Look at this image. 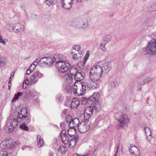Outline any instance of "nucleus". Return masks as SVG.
Listing matches in <instances>:
<instances>
[{
    "instance_id": "1",
    "label": "nucleus",
    "mask_w": 156,
    "mask_h": 156,
    "mask_svg": "<svg viewBox=\"0 0 156 156\" xmlns=\"http://www.w3.org/2000/svg\"><path fill=\"white\" fill-rule=\"evenodd\" d=\"M70 65L69 63L66 61L60 60L57 62L56 66L58 71L62 73H64L69 69Z\"/></svg>"
},
{
    "instance_id": "2",
    "label": "nucleus",
    "mask_w": 156,
    "mask_h": 156,
    "mask_svg": "<svg viewBox=\"0 0 156 156\" xmlns=\"http://www.w3.org/2000/svg\"><path fill=\"white\" fill-rule=\"evenodd\" d=\"M91 126V122L88 120L81 122L78 126V129L81 133H85L89 130Z\"/></svg>"
},
{
    "instance_id": "3",
    "label": "nucleus",
    "mask_w": 156,
    "mask_h": 156,
    "mask_svg": "<svg viewBox=\"0 0 156 156\" xmlns=\"http://www.w3.org/2000/svg\"><path fill=\"white\" fill-rule=\"evenodd\" d=\"M129 122V120L127 116L126 115H122L118 121V125L117 127L118 129L127 126Z\"/></svg>"
},
{
    "instance_id": "4",
    "label": "nucleus",
    "mask_w": 156,
    "mask_h": 156,
    "mask_svg": "<svg viewBox=\"0 0 156 156\" xmlns=\"http://www.w3.org/2000/svg\"><path fill=\"white\" fill-rule=\"evenodd\" d=\"M18 124V122L16 119H9L6 124V126L7 128H8L9 132H11L17 126Z\"/></svg>"
},
{
    "instance_id": "5",
    "label": "nucleus",
    "mask_w": 156,
    "mask_h": 156,
    "mask_svg": "<svg viewBox=\"0 0 156 156\" xmlns=\"http://www.w3.org/2000/svg\"><path fill=\"white\" fill-rule=\"evenodd\" d=\"M26 118L27 119V123H30V117L27 116V110L26 108H23L21 110L20 113L18 114L17 119L18 120L20 119L21 121V120L25 119Z\"/></svg>"
},
{
    "instance_id": "6",
    "label": "nucleus",
    "mask_w": 156,
    "mask_h": 156,
    "mask_svg": "<svg viewBox=\"0 0 156 156\" xmlns=\"http://www.w3.org/2000/svg\"><path fill=\"white\" fill-rule=\"evenodd\" d=\"M41 64L44 66L48 65L49 66H52L54 62V61L53 59L51 57H44L42 58L40 60Z\"/></svg>"
},
{
    "instance_id": "7",
    "label": "nucleus",
    "mask_w": 156,
    "mask_h": 156,
    "mask_svg": "<svg viewBox=\"0 0 156 156\" xmlns=\"http://www.w3.org/2000/svg\"><path fill=\"white\" fill-rule=\"evenodd\" d=\"M103 72L102 68L99 66H96L92 67L90 70V74L101 75Z\"/></svg>"
},
{
    "instance_id": "8",
    "label": "nucleus",
    "mask_w": 156,
    "mask_h": 156,
    "mask_svg": "<svg viewBox=\"0 0 156 156\" xmlns=\"http://www.w3.org/2000/svg\"><path fill=\"white\" fill-rule=\"evenodd\" d=\"M93 107L92 106H88L85 108L84 112V120H89L93 114Z\"/></svg>"
},
{
    "instance_id": "9",
    "label": "nucleus",
    "mask_w": 156,
    "mask_h": 156,
    "mask_svg": "<svg viewBox=\"0 0 156 156\" xmlns=\"http://www.w3.org/2000/svg\"><path fill=\"white\" fill-rule=\"evenodd\" d=\"M148 48L152 54H156V40L152 39L149 43Z\"/></svg>"
},
{
    "instance_id": "10",
    "label": "nucleus",
    "mask_w": 156,
    "mask_h": 156,
    "mask_svg": "<svg viewBox=\"0 0 156 156\" xmlns=\"http://www.w3.org/2000/svg\"><path fill=\"white\" fill-rule=\"evenodd\" d=\"M101 82L90 80V81L87 84V87L90 89H95L99 87Z\"/></svg>"
},
{
    "instance_id": "11",
    "label": "nucleus",
    "mask_w": 156,
    "mask_h": 156,
    "mask_svg": "<svg viewBox=\"0 0 156 156\" xmlns=\"http://www.w3.org/2000/svg\"><path fill=\"white\" fill-rule=\"evenodd\" d=\"M73 0H61L62 7L65 9H69L72 7Z\"/></svg>"
},
{
    "instance_id": "12",
    "label": "nucleus",
    "mask_w": 156,
    "mask_h": 156,
    "mask_svg": "<svg viewBox=\"0 0 156 156\" xmlns=\"http://www.w3.org/2000/svg\"><path fill=\"white\" fill-rule=\"evenodd\" d=\"M81 86V83L80 81L75 83L73 87V90L75 94L78 95V91L80 90Z\"/></svg>"
},
{
    "instance_id": "13",
    "label": "nucleus",
    "mask_w": 156,
    "mask_h": 156,
    "mask_svg": "<svg viewBox=\"0 0 156 156\" xmlns=\"http://www.w3.org/2000/svg\"><path fill=\"white\" fill-rule=\"evenodd\" d=\"M63 79L66 83H70L73 80V77L69 73H66L62 77Z\"/></svg>"
},
{
    "instance_id": "14",
    "label": "nucleus",
    "mask_w": 156,
    "mask_h": 156,
    "mask_svg": "<svg viewBox=\"0 0 156 156\" xmlns=\"http://www.w3.org/2000/svg\"><path fill=\"white\" fill-rule=\"evenodd\" d=\"M80 121L78 118H75L73 119L72 120V121L69 123V126L70 127H72L75 128L76 126L78 127V126L79 124Z\"/></svg>"
},
{
    "instance_id": "15",
    "label": "nucleus",
    "mask_w": 156,
    "mask_h": 156,
    "mask_svg": "<svg viewBox=\"0 0 156 156\" xmlns=\"http://www.w3.org/2000/svg\"><path fill=\"white\" fill-rule=\"evenodd\" d=\"M94 107L97 112L100 111L102 107V101L100 99L96 101L94 104Z\"/></svg>"
},
{
    "instance_id": "16",
    "label": "nucleus",
    "mask_w": 156,
    "mask_h": 156,
    "mask_svg": "<svg viewBox=\"0 0 156 156\" xmlns=\"http://www.w3.org/2000/svg\"><path fill=\"white\" fill-rule=\"evenodd\" d=\"M81 49L80 46L79 45H75L73 46L72 48V50L71 51V54H73L75 53L74 51H79L78 52V54H80V55H83V53L82 51H80Z\"/></svg>"
},
{
    "instance_id": "17",
    "label": "nucleus",
    "mask_w": 156,
    "mask_h": 156,
    "mask_svg": "<svg viewBox=\"0 0 156 156\" xmlns=\"http://www.w3.org/2000/svg\"><path fill=\"white\" fill-rule=\"evenodd\" d=\"M129 151L131 153L133 154L136 156H138L140 154V151L139 149L134 146H132L130 147Z\"/></svg>"
},
{
    "instance_id": "18",
    "label": "nucleus",
    "mask_w": 156,
    "mask_h": 156,
    "mask_svg": "<svg viewBox=\"0 0 156 156\" xmlns=\"http://www.w3.org/2000/svg\"><path fill=\"white\" fill-rule=\"evenodd\" d=\"M65 132H66L65 131ZM60 136L61 140L62 143L65 144H67L69 141V140L66 132L64 133H62Z\"/></svg>"
},
{
    "instance_id": "19",
    "label": "nucleus",
    "mask_w": 156,
    "mask_h": 156,
    "mask_svg": "<svg viewBox=\"0 0 156 156\" xmlns=\"http://www.w3.org/2000/svg\"><path fill=\"white\" fill-rule=\"evenodd\" d=\"M89 77L90 80H93L96 82H101V75L90 74Z\"/></svg>"
},
{
    "instance_id": "20",
    "label": "nucleus",
    "mask_w": 156,
    "mask_h": 156,
    "mask_svg": "<svg viewBox=\"0 0 156 156\" xmlns=\"http://www.w3.org/2000/svg\"><path fill=\"white\" fill-rule=\"evenodd\" d=\"M80 105V102L78 99L76 98H73L72 102L71 108H76Z\"/></svg>"
},
{
    "instance_id": "21",
    "label": "nucleus",
    "mask_w": 156,
    "mask_h": 156,
    "mask_svg": "<svg viewBox=\"0 0 156 156\" xmlns=\"http://www.w3.org/2000/svg\"><path fill=\"white\" fill-rule=\"evenodd\" d=\"M14 29L19 32H23L24 31V27L19 23H16L14 26Z\"/></svg>"
},
{
    "instance_id": "22",
    "label": "nucleus",
    "mask_w": 156,
    "mask_h": 156,
    "mask_svg": "<svg viewBox=\"0 0 156 156\" xmlns=\"http://www.w3.org/2000/svg\"><path fill=\"white\" fill-rule=\"evenodd\" d=\"M81 89L80 90H78V95H83L85 93L86 90V87L83 83H81Z\"/></svg>"
},
{
    "instance_id": "23",
    "label": "nucleus",
    "mask_w": 156,
    "mask_h": 156,
    "mask_svg": "<svg viewBox=\"0 0 156 156\" xmlns=\"http://www.w3.org/2000/svg\"><path fill=\"white\" fill-rule=\"evenodd\" d=\"M78 138L77 137H75L74 138L70 140L69 142V147L71 148H73L77 141Z\"/></svg>"
},
{
    "instance_id": "24",
    "label": "nucleus",
    "mask_w": 156,
    "mask_h": 156,
    "mask_svg": "<svg viewBox=\"0 0 156 156\" xmlns=\"http://www.w3.org/2000/svg\"><path fill=\"white\" fill-rule=\"evenodd\" d=\"M58 152L62 154H65L68 151V148L65 146H61L58 149Z\"/></svg>"
},
{
    "instance_id": "25",
    "label": "nucleus",
    "mask_w": 156,
    "mask_h": 156,
    "mask_svg": "<svg viewBox=\"0 0 156 156\" xmlns=\"http://www.w3.org/2000/svg\"><path fill=\"white\" fill-rule=\"evenodd\" d=\"M53 57L55 58V60H58V61L61 60H63L64 57L65 58L64 56L62 55L61 54H58V53H56L54 55Z\"/></svg>"
},
{
    "instance_id": "26",
    "label": "nucleus",
    "mask_w": 156,
    "mask_h": 156,
    "mask_svg": "<svg viewBox=\"0 0 156 156\" xmlns=\"http://www.w3.org/2000/svg\"><path fill=\"white\" fill-rule=\"evenodd\" d=\"M32 75L34 76L35 79L37 81L38 79L42 77L43 75L39 72L37 71L34 73Z\"/></svg>"
},
{
    "instance_id": "27",
    "label": "nucleus",
    "mask_w": 156,
    "mask_h": 156,
    "mask_svg": "<svg viewBox=\"0 0 156 156\" xmlns=\"http://www.w3.org/2000/svg\"><path fill=\"white\" fill-rule=\"evenodd\" d=\"M76 132L74 128L70 127L68 130V133L70 136H74L76 134Z\"/></svg>"
},
{
    "instance_id": "28",
    "label": "nucleus",
    "mask_w": 156,
    "mask_h": 156,
    "mask_svg": "<svg viewBox=\"0 0 156 156\" xmlns=\"http://www.w3.org/2000/svg\"><path fill=\"white\" fill-rule=\"evenodd\" d=\"M0 156H13L12 153H8L5 149L0 151Z\"/></svg>"
},
{
    "instance_id": "29",
    "label": "nucleus",
    "mask_w": 156,
    "mask_h": 156,
    "mask_svg": "<svg viewBox=\"0 0 156 156\" xmlns=\"http://www.w3.org/2000/svg\"><path fill=\"white\" fill-rule=\"evenodd\" d=\"M100 96L99 93H94L93 95L89 99L92 101H95Z\"/></svg>"
},
{
    "instance_id": "30",
    "label": "nucleus",
    "mask_w": 156,
    "mask_h": 156,
    "mask_svg": "<svg viewBox=\"0 0 156 156\" xmlns=\"http://www.w3.org/2000/svg\"><path fill=\"white\" fill-rule=\"evenodd\" d=\"M37 139L38 141L37 145L39 147H41L44 145V143L42 139L39 136H37Z\"/></svg>"
},
{
    "instance_id": "31",
    "label": "nucleus",
    "mask_w": 156,
    "mask_h": 156,
    "mask_svg": "<svg viewBox=\"0 0 156 156\" xmlns=\"http://www.w3.org/2000/svg\"><path fill=\"white\" fill-rule=\"evenodd\" d=\"M35 68V66L34 65H31L29 68L26 71V73L27 75L30 74L32 72L34 69Z\"/></svg>"
},
{
    "instance_id": "32",
    "label": "nucleus",
    "mask_w": 156,
    "mask_h": 156,
    "mask_svg": "<svg viewBox=\"0 0 156 156\" xmlns=\"http://www.w3.org/2000/svg\"><path fill=\"white\" fill-rule=\"evenodd\" d=\"M27 80L28 81V83H30V84H31L33 83H35L37 81L35 79V78H34V76L32 75L31 76V77L27 78Z\"/></svg>"
},
{
    "instance_id": "33",
    "label": "nucleus",
    "mask_w": 156,
    "mask_h": 156,
    "mask_svg": "<svg viewBox=\"0 0 156 156\" xmlns=\"http://www.w3.org/2000/svg\"><path fill=\"white\" fill-rule=\"evenodd\" d=\"M22 93L19 92H18L15 95L13 99L12 100V102H14L15 101L18 99L20 96H22Z\"/></svg>"
},
{
    "instance_id": "34",
    "label": "nucleus",
    "mask_w": 156,
    "mask_h": 156,
    "mask_svg": "<svg viewBox=\"0 0 156 156\" xmlns=\"http://www.w3.org/2000/svg\"><path fill=\"white\" fill-rule=\"evenodd\" d=\"M77 70L75 68H72L70 69L69 71V73L72 76H74L76 73H77Z\"/></svg>"
},
{
    "instance_id": "35",
    "label": "nucleus",
    "mask_w": 156,
    "mask_h": 156,
    "mask_svg": "<svg viewBox=\"0 0 156 156\" xmlns=\"http://www.w3.org/2000/svg\"><path fill=\"white\" fill-rule=\"evenodd\" d=\"M20 127L21 129L27 131L29 130L28 127L26 125L25 123H23L20 126Z\"/></svg>"
},
{
    "instance_id": "36",
    "label": "nucleus",
    "mask_w": 156,
    "mask_h": 156,
    "mask_svg": "<svg viewBox=\"0 0 156 156\" xmlns=\"http://www.w3.org/2000/svg\"><path fill=\"white\" fill-rule=\"evenodd\" d=\"M74 77L75 79L78 81H79L81 80L82 76L81 74L79 72L77 73L76 74L74 75Z\"/></svg>"
},
{
    "instance_id": "37",
    "label": "nucleus",
    "mask_w": 156,
    "mask_h": 156,
    "mask_svg": "<svg viewBox=\"0 0 156 156\" xmlns=\"http://www.w3.org/2000/svg\"><path fill=\"white\" fill-rule=\"evenodd\" d=\"M107 42V41L106 40V41H105V42H104V43H101L100 45V48L103 51H105L106 50V48H105V45Z\"/></svg>"
},
{
    "instance_id": "38",
    "label": "nucleus",
    "mask_w": 156,
    "mask_h": 156,
    "mask_svg": "<svg viewBox=\"0 0 156 156\" xmlns=\"http://www.w3.org/2000/svg\"><path fill=\"white\" fill-rule=\"evenodd\" d=\"M28 84H30V83H28V81L26 79L25 80L23 83V85L22 86L23 89H25L27 88L28 86Z\"/></svg>"
},
{
    "instance_id": "39",
    "label": "nucleus",
    "mask_w": 156,
    "mask_h": 156,
    "mask_svg": "<svg viewBox=\"0 0 156 156\" xmlns=\"http://www.w3.org/2000/svg\"><path fill=\"white\" fill-rule=\"evenodd\" d=\"M144 131L147 136H150L151 134V131L150 129L148 127L144 128Z\"/></svg>"
},
{
    "instance_id": "40",
    "label": "nucleus",
    "mask_w": 156,
    "mask_h": 156,
    "mask_svg": "<svg viewBox=\"0 0 156 156\" xmlns=\"http://www.w3.org/2000/svg\"><path fill=\"white\" fill-rule=\"evenodd\" d=\"M5 64V58L2 57H0V67L3 66Z\"/></svg>"
},
{
    "instance_id": "41",
    "label": "nucleus",
    "mask_w": 156,
    "mask_h": 156,
    "mask_svg": "<svg viewBox=\"0 0 156 156\" xmlns=\"http://www.w3.org/2000/svg\"><path fill=\"white\" fill-rule=\"evenodd\" d=\"M90 51H87L86 54L85 55L84 58L83 63L85 64L87 60L88 59L90 55Z\"/></svg>"
},
{
    "instance_id": "42",
    "label": "nucleus",
    "mask_w": 156,
    "mask_h": 156,
    "mask_svg": "<svg viewBox=\"0 0 156 156\" xmlns=\"http://www.w3.org/2000/svg\"><path fill=\"white\" fill-rule=\"evenodd\" d=\"M11 145L9 146L10 148H12L13 147H15L16 146V145H18L19 144V142L18 141L14 142H13L12 141V142H11Z\"/></svg>"
},
{
    "instance_id": "43",
    "label": "nucleus",
    "mask_w": 156,
    "mask_h": 156,
    "mask_svg": "<svg viewBox=\"0 0 156 156\" xmlns=\"http://www.w3.org/2000/svg\"><path fill=\"white\" fill-rule=\"evenodd\" d=\"M73 55V58L74 59L76 60H78L80 59V57H81V56H79L77 54H76L75 53L73 54H72Z\"/></svg>"
},
{
    "instance_id": "44",
    "label": "nucleus",
    "mask_w": 156,
    "mask_h": 156,
    "mask_svg": "<svg viewBox=\"0 0 156 156\" xmlns=\"http://www.w3.org/2000/svg\"><path fill=\"white\" fill-rule=\"evenodd\" d=\"M72 119V116L69 115H67L66 118V120L68 122L70 123V122H71Z\"/></svg>"
},
{
    "instance_id": "45",
    "label": "nucleus",
    "mask_w": 156,
    "mask_h": 156,
    "mask_svg": "<svg viewBox=\"0 0 156 156\" xmlns=\"http://www.w3.org/2000/svg\"><path fill=\"white\" fill-rule=\"evenodd\" d=\"M55 0H46V3L48 5L52 4L54 2Z\"/></svg>"
},
{
    "instance_id": "46",
    "label": "nucleus",
    "mask_w": 156,
    "mask_h": 156,
    "mask_svg": "<svg viewBox=\"0 0 156 156\" xmlns=\"http://www.w3.org/2000/svg\"><path fill=\"white\" fill-rule=\"evenodd\" d=\"M0 42L4 44H5V40L3 39L2 37L0 38Z\"/></svg>"
},
{
    "instance_id": "47",
    "label": "nucleus",
    "mask_w": 156,
    "mask_h": 156,
    "mask_svg": "<svg viewBox=\"0 0 156 156\" xmlns=\"http://www.w3.org/2000/svg\"><path fill=\"white\" fill-rule=\"evenodd\" d=\"M107 38V37H104L102 40V43H104V42H105V41H106V40H107L108 41V40Z\"/></svg>"
},
{
    "instance_id": "48",
    "label": "nucleus",
    "mask_w": 156,
    "mask_h": 156,
    "mask_svg": "<svg viewBox=\"0 0 156 156\" xmlns=\"http://www.w3.org/2000/svg\"><path fill=\"white\" fill-rule=\"evenodd\" d=\"M88 0H77V1L78 2H82V1H87Z\"/></svg>"
},
{
    "instance_id": "49",
    "label": "nucleus",
    "mask_w": 156,
    "mask_h": 156,
    "mask_svg": "<svg viewBox=\"0 0 156 156\" xmlns=\"http://www.w3.org/2000/svg\"><path fill=\"white\" fill-rule=\"evenodd\" d=\"M2 37L1 35V34H0V38H2Z\"/></svg>"
},
{
    "instance_id": "50",
    "label": "nucleus",
    "mask_w": 156,
    "mask_h": 156,
    "mask_svg": "<svg viewBox=\"0 0 156 156\" xmlns=\"http://www.w3.org/2000/svg\"><path fill=\"white\" fill-rule=\"evenodd\" d=\"M14 75V73H13V74H12H12H11V75H13V76Z\"/></svg>"
}]
</instances>
